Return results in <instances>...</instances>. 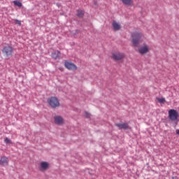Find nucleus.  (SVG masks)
I'll return each mask as SVG.
<instances>
[{
	"mask_svg": "<svg viewBox=\"0 0 179 179\" xmlns=\"http://www.w3.org/2000/svg\"><path fill=\"white\" fill-rule=\"evenodd\" d=\"M2 52L5 57H12L13 54V48L9 45L4 46Z\"/></svg>",
	"mask_w": 179,
	"mask_h": 179,
	"instance_id": "3",
	"label": "nucleus"
},
{
	"mask_svg": "<svg viewBox=\"0 0 179 179\" xmlns=\"http://www.w3.org/2000/svg\"><path fill=\"white\" fill-rule=\"evenodd\" d=\"M138 52L139 54H141V55L147 54V52H149V46L144 45L143 47L138 49Z\"/></svg>",
	"mask_w": 179,
	"mask_h": 179,
	"instance_id": "8",
	"label": "nucleus"
},
{
	"mask_svg": "<svg viewBox=\"0 0 179 179\" xmlns=\"http://www.w3.org/2000/svg\"><path fill=\"white\" fill-rule=\"evenodd\" d=\"M112 26L113 27V30H115L116 31L121 29V24H120V23L117 22L116 21L113 22Z\"/></svg>",
	"mask_w": 179,
	"mask_h": 179,
	"instance_id": "13",
	"label": "nucleus"
},
{
	"mask_svg": "<svg viewBox=\"0 0 179 179\" xmlns=\"http://www.w3.org/2000/svg\"><path fill=\"white\" fill-rule=\"evenodd\" d=\"M54 120L55 123L57 124V125H62V124H64V118L59 115L55 116Z\"/></svg>",
	"mask_w": 179,
	"mask_h": 179,
	"instance_id": "9",
	"label": "nucleus"
},
{
	"mask_svg": "<svg viewBox=\"0 0 179 179\" xmlns=\"http://www.w3.org/2000/svg\"><path fill=\"white\" fill-rule=\"evenodd\" d=\"M131 38L133 45L138 47L145 40V35L139 31H135L131 34Z\"/></svg>",
	"mask_w": 179,
	"mask_h": 179,
	"instance_id": "1",
	"label": "nucleus"
},
{
	"mask_svg": "<svg viewBox=\"0 0 179 179\" xmlns=\"http://www.w3.org/2000/svg\"><path fill=\"white\" fill-rule=\"evenodd\" d=\"M176 134L179 135V129L176 130Z\"/></svg>",
	"mask_w": 179,
	"mask_h": 179,
	"instance_id": "21",
	"label": "nucleus"
},
{
	"mask_svg": "<svg viewBox=\"0 0 179 179\" xmlns=\"http://www.w3.org/2000/svg\"><path fill=\"white\" fill-rule=\"evenodd\" d=\"M14 21L15 22V24H18L19 26H22V22L20 20H14Z\"/></svg>",
	"mask_w": 179,
	"mask_h": 179,
	"instance_id": "19",
	"label": "nucleus"
},
{
	"mask_svg": "<svg viewBox=\"0 0 179 179\" xmlns=\"http://www.w3.org/2000/svg\"><path fill=\"white\" fill-rule=\"evenodd\" d=\"M48 103L52 108H57V107H59V100L57 99L55 96H52L48 99Z\"/></svg>",
	"mask_w": 179,
	"mask_h": 179,
	"instance_id": "2",
	"label": "nucleus"
},
{
	"mask_svg": "<svg viewBox=\"0 0 179 179\" xmlns=\"http://www.w3.org/2000/svg\"><path fill=\"white\" fill-rule=\"evenodd\" d=\"M64 66L66 69H69V71H76V69H78V66L71 62L66 61L64 62Z\"/></svg>",
	"mask_w": 179,
	"mask_h": 179,
	"instance_id": "5",
	"label": "nucleus"
},
{
	"mask_svg": "<svg viewBox=\"0 0 179 179\" xmlns=\"http://www.w3.org/2000/svg\"><path fill=\"white\" fill-rule=\"evenodd\" d=\"M121 1L124 5H127V6H129L133 3L132 0H121Z\"/></svg>",
	"mask_w": 179,
	"mask_h": 179,
	"instance_id": "14",
	"label": "nucleus"
},
{
	"mask_svg": "<svg viewBox=\"0 0 179 179\" xmlns=\"http://www.w3.org/2000/svg\"><path fill=\"white\" fill-rule=\"evenodd\" d=\"M172 179H177V176H176V177H172Z\"/></svg>",
	"mask_w": 179,
	"mask_h": 179,
	"instance_id": "22",
	"label": "nucleus"
},
{
	"mask_svg": "<svg viewBox=\"0 0 179 179\" xmlns=\"http://www.w3.org/2000/svg\"><path fill=\"white\" fill-rule=\"evenodd\" d=\"M77 16L78 17H83L85 16V11L80 10H77Z\"/></svg>",
	"mask_w": 179,
	"mask_h": 179,
	"instance_id": "15",
	"label": "nucleus"
},
{
	"mask_svg": "<svg viewBox=\"0 0 179 179\" xmlns=\"http://www.w3.org/2000/svg\"><path fill=\"white\" fill-rule=\"evenodd\" d=\"M4 142H5V143H12V141L10 140V139H8V137H6L5 138H4Z\"/></svg>",
	"mask_w": 179,
	"mask_h": 179,
	"instance_id": "18",
	"label": "nucleus"
},
{
	"mask_svg": "<svg viewBox=\"0 0 179 179\" xmlns=\"http://www.w3.org/2000/svg\"><path fill=\"white\" fill-rule=\"evenodd\" d=\"M9 163V161L8 160V157H2L0 159V164L1 166H8Z\"/></svg>",
	"mask_w": 179,
	"mask_h": 179,
	"instance_id": "11",
	"label": "nucleus"
},
{
	"mask_svg": "<svg viewBox=\"0 0 179 179\" xmlns=\"http://www.w3.org/2000/svg\"><path fill=\"white\" fill-rule=\"evenodd\" d=\"M60 71H62V69H60Z\"/></svg>",
	"mask_w": 179,
	"mask_h": 179,
	"instance_id": "23",
	"label": "nucleus"
},
{
	"mask_svg": "<svg viewBox=\"0 0 179 179\" xmlns=\"http://www.w3.org/2000/svg\"><path fill=\"white\" fill-rule=\"evenodd\" d=\"M48 169H50V163L43 161L39 164L40 171H45Z\"/></svg>",
	"mask_w": 179,
	"mask_h": 179,
	"instance_id": "7",
	"label": "nucleus"
},
{
	"mask_svg": "<svg viewBox=\"0 0 179 179\" xmlns=\"http://www.w3.org/2000/svg\"><path fill=\"white\" fill-rule=\"evenodd\" d=\"M111 58L115 61H121L125 58V54L121 52H114L112 54Z\"/></svg>",
	"mask_w": 179,
	"mask_h": 179,
	"instance_id": "4",
	"label": "nucleus"
},
{
	"mask_svg": "<svg viewBox=\"0 0 179 179\" xmlns=\"http://www.w3.org/2000/svg\"><path fill=\"white\" fill-rule=\"evenodd\" d=\"M13 3L15 6H18V8H22V3L19 1H14Z\"/></svg>",
	"mask_w": 179,
	"mask_h": 179,
	"instance_id": "16",
	"label": "nucleus"
},
{
	"mask_svg": "<svg viewBox=\"0 0 179 179\" xmlns=\"http://www.w3.org/2000/svg\"><path fill=\"white\" fill-rule=\"evenodd\" d=\"M52 58H53V59H59V58H61V52L59 50L53 52L52 53Z\"/></svg>",
	"mask_w": 179,
	"mask_h": 179,
	"instance_id": "12",
	"label": "nucleus"
},
{
	"mask_svg": "<svg viewBox=\"0 0 179 179\" xmlns=\"http://www.w3.org/2000/svg\"><path fill=\"white\" fill-rule=\"evenodd\" d=\"M92 115H90V113H89L88 112H85V117H86V118H90V116Z\"/></svg>",
	"mask_w": 179,
	"mask_h": 179,
	"instance_id": "20",
	"label": "nucleus"
},
{
	"mask_svg": "<svg viewBox=\"0 0 179 179\" xmlns=\"http://www.w3.org/2000/svg\"><path fill=\"white\" fill-rule=\"evenodd\" d=\"M119 129H129V125H128V123H117L115 124Z\"/></svg>",
	"mask_w": 179,
	"mask_h": 179,
	"instance_id": "10",
	"label": "nucleus"
},
{
	"mask_svg": "<svg viewBox=\"0 0 179 179\" xmlns=\"http://www.w3.org/2000/svg\"><path fill=\"white\" fill-rule=\"evenodd\" d=\"M169 118L171 121H176V120L178 118V113H177V110L174 109H171L169 111Z\"/></svg>",
	"mask_w": 179,
	"mask_h": 179,
	"instance_id": "6",
	"label": "nucleus"
},
{
	"mask_svg": "<svg viewBox=\"0 0 179 179\" xmlns=\"http://www.w3.org/2000/svg\"><path fill=\"white\" fill-rule=\"evenodd\" d=\"M157 101L162 104H164V103H166V99L164 98H157Z\"/></svg>",
	"mask_w": 179,
	"mask_h": 179,
	"instance_id": "17",
	"label": "nucleus"
}]
</instances>
